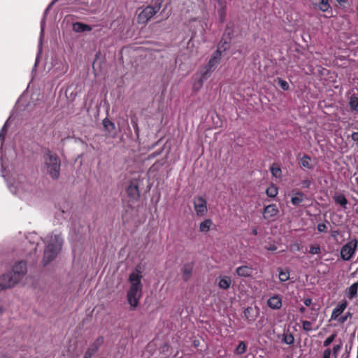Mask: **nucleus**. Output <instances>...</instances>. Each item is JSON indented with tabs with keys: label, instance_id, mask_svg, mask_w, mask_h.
I'll list each match as a JSON object with an SVG mask.
<instances>
[{
	"label": "nucleus",
	"instance_id": "f257e3e1",
	"mask_svg": "<svg viewBox=\"0 0 358 358\" xmlns=\"http://www.w3.org/2000/svg\"><path fill=\"white\" fill-rule=\"evenodd\" d=\"M141 269L139 266L129 275V281L131 286L127 292V298L131 310H134L138 306L140 299L142 296L143 285L141 282Z\"/></svg>",
	"mask_w": 358,
	"mask_h": 358
},
{
	"label": "nucleus",
	"instance_id": "f03ea898",
	"mask_svg": "<svg viewBox=\"0 0 358 358\" xmlns=\"http://www.w3.org/2000/svg\"><path fill=\"white\" fill-rule=\"evenodd\" d=\"M26 273V262L24 261L17 262L10 272L1 275V289L13 287L20 281Z\"/></svg>",
	"mask_w": 358,
	"mask_h": 358
},
{
	"label": "nucleus",
	"instance_id": "7ed1b4c3",
	"mask_svg": "<svg viewBox=\"0 0 358 358\" xmlns=\"http://www.w3.org/2000/svg\"><path fill=\"white\" fill-rule=\"evenodd\" d=\"M44 243H45V248L43 264L46 266L57 257L62 246V240L58 235H50L46 236Z\"/></svg>",
	"mask_w": 358,
	"mask_h": 358
},
{
	"label": "nucleus",
	"instance_id": "20e7f679",
	"mask_svg": "<svg viewBox=\"0 0 358 358\" xmlns=\"http://www.w3.org/2000/svg\"><path fill=\"white\" fill-rule=\"evenodd\" d=\"M44 170L53 180L59 178L61 161L57 154L47 150L43 155Z\"/></svg>",
	"mask_w": 358,
	"mask_h": 358
},
{
	"label": "nucleus",
	"instance_id": "39448f33",
	"mask_svg": "<svg viewBox=\"0 0 358 358\" xmlns=\"http://www.w3.org/2000/svg\"><path fill=\"white\" fill-rule=\"evenodd\" d=\"M161 8V4L146 6L138 15L137 20L139 24H145Z\"/></svg>",
	"mask_w": 358,
	"mask_h": 358
},
{
	"label": "nucleus",
	"instance_id": "423d86ee",
	"mask_svg": "<svg viewBox=\"0 0 358 358\" xmlns=\"http://www.w3.org/2000/svg\"><path fill=\"white\" fill-rule=\"evenodd\" d=\"M358 241L357 239L351 240L345 244L341 250V257L345 261L350 260L357 248Z\"/></svg>",
	"mask_w": 358,
	"mask_h": 358
},
{
	"label": "nucleus",
	"instance_id": "0eeeda50",
	"mask_svg": "<svg viewBox=\"0 0 358 358\" xmlns=\"http://www.w3.org/2000/svg\"><path fill=\"white\" fill-rule=\"evenodd\" d=\"M194 208L197 216L202 217L207 212V202L202 196H196L194 199Z\"/></svg>",
	"mask_w": 358,
	"mask_h": 358
},
{
	"label": "nucleus",
	"instance_id": "6e6552de",
	"mask_svg": "<svg viewBox=\"0 0 358 358\" xmlns=\"http://www.w3.org/2000/svg\"><path fill=\"white\" fill-rule=\"evenodd\" d=\"M127 196L133 201H137L140 198L138 183L136 181H131L126 189Z\"/></svg>",
	"mask_w": 358,
	"mask_h": 358
},
{
	"label": "nucleus",
	"instance_id": "1a4fd4ad",
	"mask_svg": "<svg viewBox=\"0 0 358 358\" xmlns=\"http://www.w3.org/2000/svg\"><path fill=\"white\" fill-rule=\"evenodd\" d=\"M279 210L275 204H270L264 208L263 217L267 221H273L275 220Z\"/></svg>",
	"mask_w": 358,
	"mask_h": 358
},
{
	"label": "nucleus",
	"instance_id": "9d476101",
	"mask_svg": "<svg viewBox=\"0 0 358 358\" xmlns=\"http://www.w3.org/2000/svg\"><path fill=\"white\" fill-rule=\"evenodd\" d=\"M216 2L217 4L215 6V8L217 10L220 22L224 23L225 22L227 15V0H216Z\"/></svg>",
	"mask_w": 358,
	"mask_h": 358
},
{
	"label": "nucleus",
	"instance_id": "9b49d317",
	"mask_svg": "<svg viewBox=\"0 0 358 358\" xmlns=\"http://www.w3.org/2000/svg\"><path fill=\"white\" fill-rule=\"evenodd\" d=\"M255 269L250 265L245 264L236 268V273L239 277L249 278L252 276Z\"/></svg>",
	"mask_w": 358,
	"mask_h": 358
},
{
	"label": "nucleus",
	"instance_id": "f8f14e48",
	"mask_svg": "<svg viewBox=\"0 0 358 358\" xmlns=\"http://www.w3.org/2000/svg\"><path fill=\"white\" fill-rule=\"evenodd\" d=\"M348 306L346 300H343L339 304H338L333 310L331 315V320H337L340 315L343 313Z\"/></svg>",
	"mask_w": 358,
	"mask_h": 358
},
{
	"label": "nucleus",
	"instance_id": "ddd939ff",
	"mask_svg": "<svg viewBox=\"0 0 358 358\" xmlns=\"http://www.w3.org/2000/svg\"><path fill=\"white\" fill-rule=\"evenodd\" d=\"M267 303L271 308L278 310L282 306V299L279 295H275L268 299Z\"/></svg>",
	"mask_w": 358,
	"mask_h": 358
},
{
	"label": "nucleus",
	"instance_id": "4468645a",
	"mask_svg": "<svg viewBox=\"0 0 358 358\" xmlns=\"http://www.w3.org/2000/svg\"><path fill=\"white\" fill-rule=\"evenodd\" d=\"M102 124L108 134L110 136H114L116 133L115 124L107 117L103 119Z\"/></svg>",
	"mask_w": 358,
	"mask_h": 358
},
{
	"label": "nucleus",
	"instance_id": "2eb2a0df",
	"mask_svg": "<svg viewBox=\"0 0 358 358\" xmlns=\"http://www.w3.org/2000/svg\"><path fill=\"white\" fill-rule=\"evenodd\" d=\"M305 194L301 191H293L291 203L294 206H299L304 201Z\"/></svg>",
	"mask_w": 358,
	"mask_h": 358
},
{
	"label": "nucleus",
	"instance_id": "dca6fc26",
	"mask_svg": "<svg viewBox=\"0 0 358 358\" xmlns=\"http://www.w3.org/2000/svg\"><path fill=\"white\" fill-rule=\"evenodd\" d=\"M194 264L192 262L185 264L182 268V279L185 281H188L190 278Z\"/></svg>",
	"mask_w": 358,
	"mask_h": 358
},
{
	"label": "nucleus",
	"instance_id": "f3484780",
	"mask_svg": "<svg viewBox=\"0 0 358 358\" xmlns=\"http://www.w3.org/2000/svg\"><path fill=\"white\" fill-rule=\"evenodd\" d=\"M231 279L229 276H220L218 280V287L222 289H228L231 285Z\"/></svg>",
	"mask_w": 358,
	"mask_h": 358
},
{
	"label": "nucleus",
	"instance_id": "a211bd4d",
	"mask_svg": "<svg viewBox=\"0 0 358 358\" xmlns=\"http://www.w3.org/2000/svg\"><path fill=\"white\" fill-rule=\"evenodd\" d=\"M73 30L78 33L90 31L92 30V27L90 25L82 22H75L73 24Z\"/></svg>",
	"mask_w": 358,
	"mask_h": 358
},
{
	"label": "nucleus",
	"instance_id": "6ab92c4d",
	"mask_svg": "<svg viewBox=\"0 0 358 358\" xmlns=\"http://www.w3.org/2000/svg\"><path fill=\"white\" fill-rule=\"evenodd\" d=\"M334 202L343 209L347 208L348 200L343 194H335L333 197Z\"/></svg>",
	"mask_w": 358,
	"mask_h": 358
},
{
	"label": "nucleus",
	"instance_id": "aec40b11",
	"mask_svg": "<svg viewBox=\"0 0 358 358\" xmlns=\"http://www.w3.org/2000/svg\"><path fill=\"white\" fill-rule=\"evenodd\" d=\"M212 225L213 221L210 219H206L200 223L199 231L208 232L210 230Z\"/></svg>",
	"mask_w": 358,
	"mask_h": 358
},
{
	"label": "nucleus",
	"instance_id": "412c9836",
	"mask_svg": "<svg viewBox=\"0 0 358 358\" xmlns=\"http://www.w3.org/2000/svg\"><path fill=\"white\" fill-rule=\"evenodd\" d=\"M358 292V282H355L348 288V297L350 299L357 298Z\"/></svg>",
	"mask_w": 358,
	"mask_h": 358
},
{
	"label": "nucleus",
	"instance_id": "4be33fe9",
	"mask_svg": "<svg viewBox=\"0 0 358 358\" xmlns=\"http://www.w3.org/2000/svg\"><path fill=\"white\" fill-rule=\"evenodd\" d=\"M310 162L311 158L308 155H304L301 159V166L308 169H313V166L311 164Z\"/></svg>",
	"mask_w": 358,
	"mask_h": 358
},
{
	"label": "nucleus",
	"instance_id": "5701e85b",
	"mask_svg": "<svg viewBox=\"0 0 358 358\" xmlns=\"http://www.w3.org/2000/svg\"><path fill=\"white\" fill-rule=\"evenodd\" d=\"M315 4L319 9L323 12L327 11L330 8V4L328 0H315Z\"/></svg>",
	"mask_w": 358,
	"mask_h": 358
},
{
	"label": "nucleus",
	"instance_id": "b1692460",
	"mask_svg": "<svg viewBox=\"0 0 358 358\" xmlns=\"http://www.w3.org/2000/svg\"><path fill=\"white\" fill-rule=\"evenodd\" d=\"M278 193V189L276 185L272 184L266 190V194L268 197L275 198Z\"/></svg>",
	"mask_w": 358,
	"mask_h": 358
},
{
	"label": "nucleus",
	"instance_id": "393cba45",
	"mask_svg": "<svg viewBox=\"0 0 358 358\" xmlns=\"http://www.w3.org/2000/svg\"><path fill=\"white\" fill-rule=\"evenodd\" d=\"M282 342L287 345H292L294 342V337L292 334L286 332L282 335Z\"/></svg>",
	"mask_w": 358,
	"mask_h": 358
},
{
	"label": "nucleus",
	"instance_id": "a878e982",
	"mask_svg": "<svg viewBox=\"0 0 358 358\" xmlns=\"http://www.w3.org/2000/svg\"><path fill=\"white\" fill-rule=\"evenodd\" d=\"M349 106L352 111L358 112V97L352 95L350 98Z\"/></svg>",
	"mask_w": 358,
	"mask_h": 358
},
{
	"label": "nucleus",
	"instance_id": "bb28decb",
	"mask_svg": "<svg viewBox=\"0 0 358 358\" xmlns=\"http://www.w3.org/2000/svg\"><path fill=\"white\" fill-rule=\"evenodd\" d=\"M213 71L206 66L203 68V69L201 71L200 78L203 79V80H206L211 75Z\"/></svg>",
	"mask_w": 358,
	"mask_h": 358
},
{
	"label": "nucleus",
	"instance_id": "cd10ccee",
	"mask_svg": "<svg viewBox=\"0 0 358 358\" xmlns=\"http://www.w3.org/2000/svg\"><path fill=\"white\" fill-rule=\"evenodd\" d=\"M247 345L244 341H241L236 348L235 349V353L237 355H243L246 352Z\"/></svg>",
	"mask_w": 358,
	"mask_h": 358
},
{
	"label": "nucleus",
	"instance_id": "c85d7f7f",
	"mask_svg": "<svg viewBox=\"0 0 358 358\" xmlns=\"http://www.w3.org/2000/svg\"><path fill=\"white\" fill-rule=\"evenodd\" d=\"M272 176L275 178H280L282 176L281 169L278 166H272L270 169Z\"/></svg>",
	"mask_w": 358,
	"mask_h": 358
},
{
	"label": "nucleus",
	"instance_id": "c756f323",
	"mask_svg": "<svg viewBox=\"0 0 358 358\" xmlns=\"http://www.w3.org/2000/svg\"><path fill=\"white\" fill-rule=\"evenodd\" d=\"M203 82L204 80H203V79L201 78H198L197 80H196L194 83H193V85H192V90L194 92H198L199 91L201 87H203Z\"/></svg>",
	"mask_w": 358,
	"mask_h": 358
},
{
	"label": "nucleus",
	"instance_id": "7c9ffc66",
	"mask_svg": "<svg viewBox=\"0 0 358 358\" xmlns=\"http://www.w3.org/2000/svg\"><path fill=\"white\" fill-rule=\"evenodd\" d=\"M289 278V273L288 271L280 270L279 271V280L281 282H285Z\"/></svg>",
	"mask_w": 358,
	"mask_h": 358
},
{
	"label": "nucleus",
	"instance_id": "2f4dec72",
	"mask_svg": "<svg viewBox=\"0 0 358 358\" xmlns=\"http://www.w3.org/2000/svg\"><path fill=\"white\" fill-rule=\"evenodd\" d=\"M302 249L301 245L298 242H294L289 245V250L292 252H298Z\"/></svg>",
	"mask_w": 358,
	"mask_h": 358
},
{
	"label": "nucleus",
	"instance_id": "473e14b6",
	"mask_svg": "<svg viewBox=\"0 0 358 358\" xmlns=\"http://www.w3.org/2000/svg\"><path fill=\"white\" fill-rule=\"evenodd\" d=\"M309 252L312 255H318L321 252V248L319 245H311Z\"/></svg>",
	"mask_w": 358,
	"mask_h": 358
},
{
	"label": "nucleus",
	"instance_id": "72a5a7b5",
	"mask_svg": "<svg viewBox=\"0 0 358 358\" xmlns=\"http://www.w3.org/2000/svg\"><path fill=\"white\" fill-rule=\"evenodd\" d=\"M303 329L306 331H310L313 330L312 322L308 320L302 321Z\"/></svg>",
	"mask_w": 358,
	"mask_h": 358
},
{
	"label": "nucleus",
	"instance_id": "f704fd0d",
	"mask_svg": "<svg viewBox=\"0 0 358 358\" xmlns=\"http://www.w3.org/2000/svg\"><path fill=\"white\" fill-rule=\"evenodd\" d=\"M220 61L219 60H213L212 58L210 59V60L208 61L206 66L208 67L209 69H212L213 71H214L215 69V68L217 67V66L219 64Z\"/></svg>",
	"mask_w": 358,
	"mask_h": 358
},
{
	"label": "nucleus",
	"instance_id": "c9c22d12",
	"mask_svg": "<svg viewBox=\"0 0 358 358\" xmlns=\"http://www.w3.org/2000/svg\"><path fill=\"white\" fill-rule=\"evenodd\" d=\"M278 84L283 90H288L289 88L288 83L281 78H278Z\"/></svg>",
	"mask_w": 358,
	"mask_h": 358
},
{
	"label": "nucleus",
	"instance_id": "e433bc0d",
	"mask_svg": "<svg viewBox=\"0 0 358 358\" xmlns=\"http://www.w3.org/2000/svg\"><path fill=\"white\" fill-rule=\"evenodd\" d=\"M222 56V50L221 48H217V49L213 53L210 58L213 59V60H219L220 61Z\"/></svg>",
	"mask_w": 358,
	"mask_h": 358
},
{
	"label": "nucleus",
	"instance_id": "4c0bfd02",
	"mask_svg": "<svg viewBox=\"0 0 358 358\" xmlns=\"http://www.w3.org/2000/svg\"><path fill=\"white\" fill-rule=\"evenodd\" d=\"M336 337V334H333L330 336H329L323 343V346L328 347L330 344L335 340Z\"/></svg>",
	"mask_w": 358,
	"mask_h": 358
},
{
	"label": "nucleus",
	"instance_id": "58836bf2",
	"mask_svg": "<svg viewBox=\"0 0 358 358\" xmlns=\"http://www.w3.org/2000/svg\"><path fill=\"white\" fill-rule=\"evenodd\" d=\"M103 336H99L92 345L94 347H96V349L99 350V348L101 347V345L103 344Z\"/></svg>",
	"mask_w": 358,
	"mask_h": 358
},
{
	"label": "nucleus",
	"instance_id": "ea45409f",
	"mask_svg": "<svg viewBox=\"0 0 358 358\" xmlns=\"http://www.w3.org/2000/svg\"><path fill=\"white\" fill-rule=\"evenodd\" d=\"M229 47V43L227 41L222 42V41H221L217 45V48H221L222 52L226 51Z\"/></svg>",
	"mask_w": 358,
	"mask_h": 358
},
{
	"label": "nucleus",
	"instance_id": "a19ab883",
	"mask_svg": "<svg viewBox=\"0 0 358 358\" xmlns=\"http://www.w3.org/2000/svg\"><path fill=\"white\" fill-rule=\"evenodd\" d=\"M341 349V344L335 345L332 349V353L335 358L337 357L339 350Z\"/></svg>",
	"mask_w": 358,
	"mask_h": 358
},
{
	"label": "nucleus",
	"instance_id": "79ce46f5",
	"mask_svg": "<svg viewBox=\"0 0 358 358\" xmlns=\"http://www.w3.org/2000/svg\"><path fill=\"white\" fill-rule=\"evenodd\" d=\"M251 312H252V308L251 307L246 308L243 312L245 317L250 321L253 320V319L250 318Z\"/></svg>",
	"mask_w": 358,
	"mask_h": 358
},
{
	"label": "nucleus",
	"instance_id": "37998d69",
	"mask_svg": "<svg viewBox=\"0 0 358 358\" xmlns=\"http://www.w3.org/2000/svg\"><path fill=\"white\" fill-rule=\"evenodd\" d=\"M327 225L324 223H319L317 226V229L320 232H324L327 231Z\"/></svg>",
	"mask_w": 358,
	"mask_h": 358
},
{
	"label": "nucleus",
	"instance_id": "c03bdc74",
	"mask_svg": "<svg viewBox=\"0 0 358 358\" xmlns=\"http://www.w3.org/2000/svg\"><path fill=\"white\" fill-rule=\"evenodd\" d=\"M162 151H163V148L160 149L159 150H157V151H155V152H154L151 153V154L148 156V159H154L155 157H157L158 155H161V154H162Z\"/></svg>",
	"mask_w": 358,
	"mask_h": 358
},
{
	"label": "nucleus",
	"instance_id": "a18cd8bd",
	"mask_svg": "<svg viewBox=\"0 0 358 358\" xmlns=\"http://www.w3.org/2000/svg\"><path fill=\"white\" fill-rule=\"evenodd\" d=\"M351 316V314L350 313H348L345 316H341L340 317L338 318V321L341 323V324H343L346 320L347 319Z\"/></svg>",
	"mask_w": 358,
	"mask_h": 358
},
{
	"label": "nucleus",
	"instance_id": "49530a36",
	"mask_svg": "<svg viewBox=\"0 0 358 358\" xmlns=\"http://www.w3.org/2000/svg\"><path fill=\"white\" fill-rule=\"evenodd\" d=\"M331 354V350L330 348H327L324 350L322 358H330Z\"/></svg>",
	"mask_w": 358,
	"mask_h": 358
},
{
	"label": "nucleus",
	"instance_id": "de8ad7c7",
	"mask_svg": "<svg viewBox=\"0 0 358 358\" xmlns=\"http://www.w3.org/2000/svg\"><path fill=\"white\" fill-rule=\"evenodd\" d=\"M97 350H98L96 349V347H94L92 344L90 345V347L87 350V351L92 355H94L97 352Z\"/></svg>",
	"mask_w": 358,
	"mask_h": 358
},
{
	"label": "nucleus",
	"instance_id": "09e8293b",
	"mask_svg": "<svg viewBox=\"0 0 358 358\" xmlns=\"http://www.w3.org/2000/svg\"><path fill=\"white\" fill-rule=\"evenodd\" d=\"M131 122L132 124V126L134 127V129L135 132L138 134V123H137L136 120H135L134 119H131Z\"/></svg>",
	"mask_w": 358,
	"mask_h": 358
},
{
	"label": "nucleus",
	"instance_id": "8fccbe9b",
	"mask_svg": "<svg viewBox=\"0 0 358 358\" xmlns=\"http://www.w3.org/2000/svg\"><path fill=\"white\" fill-rule=\"evenodd\" d=\"M301 183H302L303 187L309 188L311 185V181L307 179V180H303Z\"/></svg>",
	"mask_w": 358,
	"mask_h": 358
},
{
	"label": "nucleus",
	"instance_id": "3c124183",
	"mask_svg": "<svg viewBox=\"0 0 358 358\" xmlns=\"http://www.w3.org/2000/svg\"><path fill=\"white\" fill-rule=\"evenodd\" d=\"M265 249L269 251H275L278 249V248L275 245L271 244L268 246H265Z\"/></svg>",
	"mask_w": 358,
	"mask_h": 358
},
{
	"label": "nucleus",
	"instance_id": "603ef678",
	"mask_svg": "<svg viewBox=\"0 0 358 358\" xmlns=\"http://www.w3.org/2000/svg\"><path fill=\"white\" fill-rule=\"evenodd\" d=\"M303 303L306 306H310L312 304V299L310 298L305 299Z\"/></svg>",
	"mask_w": 358,
	"mask_h": 358
},
{
	"label": "nucleus",
	"instance_id": "864d4df0",
	"mask_svg": "<svg viewBox=\"0 0 358 358\" xmlns=\"http://www.w3.org/2000/svg\"><path fill=\"white\" fill-rule=\"evenodd\" d=\"M351 137L354 141H358V132H353Z\"/></svg>",
	"mask_w": 358,
	"mask_h": 358
},
{
	"label": "nucleus",
	"instance_id": "5fc2aeb1",
	"mask_svg": "<svg viewBox=\"0 0 358 358\" xmlns=\"http://www.w3.org/2000/svg\"><path fill=\"white\" fill-rule=\"evenodd\" d=\"M93 355H91L90 352H88L87 351L85 352V355H84V358H92Z\"/></svg>",
	"mask_w": 358,
	"mask_h": 358
},
{
	"label": "nucleus",
	"instance_id": "6e6d98bb",
	"mask_svg": "<svg viewBox=\"0 0 358 358\" xmlns=\"http://www.w3.org/2000/svg\"><path fill=\"white\" fill-rule=\"evenodd\" d=\"M252 234L254 235V236H257L258 234V230L256 227L253 228L252 229Z\"/></svg>",
	"mask_w": 358,
	"mask_h": 358
},
{
	"label": "nucleus",
	"instance_id": "4d7b16f0",
	"mask_svg": "<svg viewBox=\"0 0 358 358\" xmlns=\"http://www.w3.org/2000/svg\"><path fill=\"white\" fill-rule=\"evenodd\" d=\"M5 127H6V124L1 128V145L3 144V131L4 130Z\"/></svg>",
	"mask_w": 358,
	"mask_h": 358
},
{
	"label": "nucleus",
	"instance_id": "13d9d810",
	"mask_svg": "<svg viewBox=\"0 0 358 358\" xmlns=\"http://www.w3.org/2000/svg\"><path fill=\"white\" fill-rule=\"evenodd\" d=\"M299 311L301 313H304L306 311V308L303 306H301L300 308H299Z\"/></svg>",
	"mask_w": 358,
	"mask_h": 358
},
{
	"label": "nucleus",
	"instance_id": "bf43d9fd",
	"mask_svg": "<svg viewBox=\"0 0 358 358\" xmlns=\"http://www.w3.org/2000/svg\"><path fill=\"white\" fill-rule=\"evenodd\" d=\"M57 0H54L52 3L48 6L47 10L57 1Z\"/></svg>",
	"mask_w": 358,
	"mask_h": 358
},
{
	"label": "nucleus",
	"instance_id": "052dcab7",
	"mask_svg": "<svg viewBox=\"0 0 358 358\" xmlns=\"http://www.w3.org/2000/svg\"><path fill=\"white\" fill-rule=\"evenodd\" d=\"M357 203L358 204V200L357 201ZM355 213L358 214V206L355 208Z\"/></svg>",
	"mask_w": 358,
	"mask_h": 358
},
{
	"label": "nucleus",
	"instance_id": "680f3d73",
	"mask_svg": "<svg viewBox=\"0 0 358 358\" xmlns=\"http://www.w3.org/2000/svg\"><path fill=\"white\" fill-rule=\"evenodd\" d=\"M339 3H341L342 2H344L345 0H336Z\"/></svg>",
	"mask_w": 358,
	"mask_h": 358
},
{
	"label": "nucleus",
	"instance_id": "e2e57ef3",
	"mask_svg": "<svg viewBox=\"0 0 358 358\" xmlns=\"http://www.w3.org/2000/svg\"><path fill=\"white\" fill-rule=\"evenodd\" d=\"M122 219H123V222H125V221H124V219H125L124 215H122Z\"/></svg>",
	"mask_w": 358,
	"mask_h": 358
},
{
	"label": "nucleus",
	"instance_id": "0e129e2a",
	"mask_svg": "<svg viewBox=\"0 0 358 358\" xmlns=\"http://www.w3.org/2000/svg\"><path fill=\"white\" fill-rule=\"evenodd\" d=\"M1 358H5V357H1Z\"/></svg>",
	"mask_w": 358,
	"mask_h": 358
}]
</instances>
